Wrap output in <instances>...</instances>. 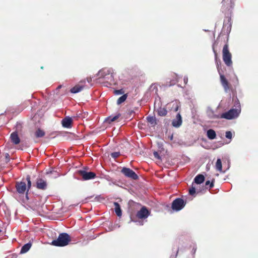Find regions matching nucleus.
Segmentation results:
<instances>
[{"label":"nucleus","instance_id":"obj_1","mask_svg":"<svg viewBox=\"0 0 258 258\" xmlns=\"http://www.w3.org/2000/svg\"><path fill=\"white\" fill-rule=\"evenodd\" d=\"M220 35H219L218 38H217V40L215 41V42L213 43L212 46V49L213 52L214 53V56H215V61L216 63L217 69L218 70V72L220 75V82L221 83L222 86H223L224 91L226 92H227L228 91L232 90V87L230 83L228 82V80L226 79L224 75L222 74L220 72V65H221V60L220 59L218 58V53L217 52V50H216V48L217 47L219 41H220Z\"/></svg>","mask_w":258,"mask_h":258},{"label":"nucleus","instance_id":"obj_2","mask_svg":"<svg viewBox=\"0 0 258 258\" xmlns=\"http://www.w3.org/2000/svg\"><path fill=\"white\" fill-rule=\"evenodd\" d=\"M234 106L235 108H232L229 111L222 113L221 118L230 120L237 117L241 112L240 104L238 99L235 100Z\"/></svg>","mask_w":258,"mask_h":258},{"label":"nucleus","instance_id":"obj_3","mask_svg":"<svg viewBox=\"0 0 258 258\" xmlns=\"http://www.w3.org/2000/svg\"><path fill=\"white\" fill-rule=\"evenodd\" d=\"M71 241V237L68 233H62L59 234L56 239L52 241L51 244L56 246H64L67 245Z\"/></svg>","mask_w":258,"mask_h":258},{"label":"nucleus","instance_id":"obj_4","mask_svg":"<svg viewBox=\"0 0 258 258\" xmlns=\"http://www.w3.org/2000/svg\"><path fill=\"white\" fill-rule=\"evenodd\" d=\"M26 180L27 181V185L25 181L17 182L16 183V188L17 191L20 194H24L26 191L27 193L31 187V177L30 175H27L26 177Z\"/></svg>","mask_w":258,"mask_h":258},{"label":"nucleus","instance_id":"obj_5","mask_svg":"<svg viewBox=\"0 0 258 258\" xmlns=\"http://www.w3.org/2000/svg\"><path fill=\"white\" fill-rule=\"evenodd\" d=\"M222 58L223 61L227 67H231L232 66V54L229 51L228 38H227L226 43L223 47Z\"/></svg>","mask_w":258,"mask_h":258},{"label":"nucleus","instance_id":"obj_6","mask_svg":"<svg viewBox=\"0 0 258 258\" xmlns=\"http://www.w3.org/2000/svg\"><path fill=\"white\" fill-rule=\"evenodd\" d=\"M97 75L99 79H105L106 82H109L110 84L113 83L114 78L113 73H111L110 69L106 68L103 69L98 72Z\"/></svg>","mask_w":258,"mask_h":258},{"label":"nucleus","instance_id":"obj_7","mask_svg":"<svg viewBox=\"0 0 258 258\" xmlns=\"http://www.w3.org/2000/svg\"><path fill=\"white\" fill-rule=\"evenodd\" d=\"M234 6V3L232 0H223L222 2L221 10L225 14H230Z\"/></svg>","mask_w":258,"mask_h":258},{"label":"nucleus","instance_id":"obj_8","mask_svg":"<svg viewBox=\"0 0 258 258\" xmlns=\"http://www.w3.org/2000/svg\"><path fill=\"white\" fill-rule=\"evenodd\" d=\"M186 202L181 198H176L172 203L171 208L173 211H179L185 206Z\"/></svg>","mask_w":258,"mask_h":258},{"label":"nucleus","instance_id":"obj_9","mask_svg":"<svg viewBox=\"0 0 258 258\" xmlns=\"http://www.w3.org/2000/svg\"><path fill=\"white\" fill-rule=\"evenodd\" d=\"M78 174L82 177L83 180H88L94 179L96 177V174L93 172H88L85 169L79 170L78 171Z\"/></svg>","mask_w":258,"mask_h":258},{"label":"nucleus","instance_id":"obj_10","mask_svg":"<svg viewBox=\"0 0 258 258\" xmlns=\"http://www.w3.org/2000/svg\"><path fill=\"white\" fill-rule=\"evenodd\" d=\"M121 172L125 176L131 179L136 180L139 177L138 175L132 169L126 167H123L121 170Z\"/></svg>","mask_w":258,"mask_h":258},{"label":"nucleus","instance_id":"obj_11","mask_svg":"<svg viewBox=\"0 0 258 258\" xmlns=\"http://www.w3.org/2000/svg\"><path fill=\"white\" fill-rule=\"evenodd\" d=\"M85 80H81L79 82L78 84H77L71 89V92L72 93H77L81 92L85 88Z\"/></svg>","mask_w":258,"mask_h":258},{"label":"nucleus","instance_id":"obj_12","mask_svg":"<svg viewBox=\"0 0 258 258\" xmlns=\"http://www.w3.org/2000/svg\"><path fill=\"white\" fill-rule=\"evenodd\" d=\"M150 214L148 210L145 207H143L140 211H139L136 215V216L139 219H145L147 218Z\"/></svg>","mask_w":258,"mask_h":258},{"label":"nucleus","instance_id":"obj_13","mask_svg":"<svg viewBox=\"0 0 258 258\" xmlns=\"http://www.w3.org/2000/svg\"><path fill=\"white\" fill-rule=\"evenodd\" d=\"M36 187L38 189L45 190L47 188L46 181L42 178H37L36 182Z\"/></svg>","mask_w":258,"mask_h":258},{"label":"nucleus","instance_id":"obj_14","mask_svg":"<svg viewBox=\"0 0 258 258\" xmlns=\"http://www.w3.org/2000/svg\"><path fill=\"white\" fill-rule=\"evenodd\" d=\"M61 124L62 126L65 128H71L72 126L73 119L71 117L67 116L61 120Z\"/></svg>","mask_w":258,"mask_h":258},{"label":"nucleus","instance_id":"obj_15","mask_svg":"<svg viewBox=\"0 0 258 258\" xmlns=\"http://www.w3.org/2000/svg\"><path fill=\"white\" fill-rule=\"evenodd\" d=\"M182 122V117L180 114L178 113L177 114L175 118H174L172 122V125L175 127H179Z\"/></svg>","mask_w":258,"mask_h":258},{"label":"nucleus","instance_id":"obj_16","mask_svg":"<svg viewBox=\"0 0 258 258\" xmlns=\"http://www.w3.org/2000/svg\"><path fill=\"white\" fill-rule=\"evenodd\" d=\"M10 139L11 142L15 145H18L20 143V139L17 132H14L11 134Z\"/></svg>","mask_w":258,"mask_h":258},{"label":"nucleus","instance_id":"obj_17","mask_svg":"<svg viewBox=\"0 0 258 258\" xmlns=\"http://www.w3.org/2000/svg\"><path fill=\"white\" fill-rule=\"evenodd\" d=\"M114 210L117 216L120 217L122 215V212L119 204L117 202L114 203Z\"/></svg>","mask_w":258,"mask_h":258},{"label":"nucleus","instance_id":"obj_18","mask_svg":"<svg viewBox=\"0 0 258 258\" xmlns=\"http://www.w3.org/2000/svg\"><path fill=\"white\" fill-rule=\"evenodd\" d=\"M32 246V243L31 242H28L25 244H24L21 248L20 252L21 253H24L27 252L31 248Z\"/></svg>","mask_w":258,"mask_h":258},{"label":"nucleus","instance_id":"obj_19","mask_svg":"<svg viewBox=\"0 0 258 258\" xmlns=\"http://www.w3.org/2000/svg\"><path fill=\"white\" fill-rule=\"evenodd\" d=\"M207 135L208 138L210 140H213L215 139L216 137L215 131L212 129L208 130Z\"/></svg>","mask_w":258,"mask_h":258},{"label":"nucleus","instance_id":"obj_20","mask_svg":"<svg viewBox=\"0 0 258 258\" xmlns=\"http://www.w3.org/2000/svg\"><path fill=\"white\" fill-rule=\"evenodd\" d=\"M205 180V177L202 174H198V175H197L195 179H194V181L195 182V183H197V184H201L202 183H203Z\"/></svg>","mask_w":258,"mask_h":258},{"label":"nucleus","instance_id":"obj_21","mask_svg":"<svg viewBox=\"0 0 258 258\" xmlns=\"http://www.w3.org/2000/svg\"><path fill=\"white\" fill-rule=\"evenodd\" d=\"M157 114L159 116H165L167 114V111L165 107H160L157 110Z\"/></svg>","mask_w":258,"mask_h":258},{"label":"nucleus","instance_id":"obj_22","mask_svg":"<svg viewBox=\"0 0 258 258\" xmlns=\"http://www.w3.org/2000/svg\"><path fill=\"white\" fill-rule=\"evenodd\" d=\"M121 116L120 113H118L115 116H110L108 117L106 119V121L109 123H111L113 121H115L117 119H118Z\"/></svg>","mask_w":258,"mask_h":258},{"label":"nucleus","instance_id":"obj_23","mask_svg":"<svg viewBox=\"0 0 258 258\" xmlns=\"http://www.w3.org/2000/svg\"><path fill=\"white\" fill-rule=\"evenodd\" d=\"M45 134V132L40 128L37 130L35 133V136L36 138L43 137V136H44Z\"/></svg>","mask_w":258,"mask_h":258},{"label":"nucleus","instance_id":"obj_24","mask_svg":"<svg viewBox=\"0 0 258 258\" xmlns=\"http://www.w3.org/2000/svg\"><path fill=\"white\" fill-rule=\"evenodd\" d=\"M147 120L152 126H155L156 124V121L155 117L154 116H148Z\"/></svg>","mask_w":258,"mask_h":258},{"label":"nucleus","instance_id":"obj_25","mask_svg":"<svg viewBox=\"0 0 258 258\" xmlns=\"http://www.w3.org/2000/svg\"><path fill=\"white\" fill-rule=\"evenodd\" d=\"M216 168L218 171L220 172H221L222 170V162L220 159H218L217 160L216 163Z\"/></svg>","mask_w":258,"mask_h":258},{"label":"nucleus","instance_id":"obj_26","mask_svg":"<svg viewBox=\"0 0 258 258\" xmlns=\"http://www.w3.org/2000/svg\"><path fill=\"white\" fill-rule=\"evenodd\" d=\"M127 97V94H123L122 96L120 97L117 100V104H120L125 101Z\"/></svg>","mask_w":258,"mask_h":258},{"label":"nucleus","instance_id":"obj_27","mask_svg":"<svg viewBox=\"0 0 258 258\" xmlns=\"http://www.w3.org/2000/svg\"><path fill=\"white\" fill-rule=\"evenodd\" d=\"M214 179H213L212 182H210V180H208L205 183V186L206 188L211 189L214 186Z\"/></svg>","mask_w":258,"mask_h":258},{"label":"nucleus","instance_id":"obj_28","mask_svg":"<svg viewBox=\"0 0 258 258\" xmlns=\"http://www.w3.org/2000/svg\"><path fill=\"white\" fill-rule=\"evenodd\" d=\"M177 82V80L176 79H173L170 80L169 82H167V86H171L175 85Z\"/></svg>","mask_w":258,"mask_h":258},{"label":"nucleus","instance_id":"obj_29","mask_svg":"<svg viewBox=\"0 0 258 258\" xmlns=\"http://www.w3.org/2000/svg\"><path fill=\"white\" fill-rule=\"evenodd\" d=\"M120 152H113L111 154V156L115 159L117 157H118L119 156H120Z\"/></svg>","mask_w":258,"mask_h":258},{"label":"nucleus","instance_id":"obj_30","mask_svg":"<svg viewBox=\"0 0 258 258\" xmlns=\"http://www.w3.org/2000/svg\"><path fill=\"white\" fill-rule=\"evenodd\" d=\"M114 93L116 95H120L123 94L124 91L123 90V89L115 90H114Z\"/></svg>","mask_w":258,"mask_h":258},{"label":"nucleus","instance_id":"obj_31","mask_svg":"<svg viewBox=\"0 0 258 258\" xmlns=\"http://www.w3.org/2000/svg\"><path fill=\"white\" fill-rule=\"evenodd\" d=\"M225 136L227 139H231L232 137V133L230 131H227L226 132Z\"/></svg>","mask_w":258,"mask_h":258},{"label":"nucleus","instance_id":"obj_32","mask_svg":"<svg viewBox=\"0 0 258 258\" xmlns=\"http://www.w3.org/2000/svg\"><path fill=\"white\" fill-rule=\"evenodd\" d=\"M196 193V189L195 187H192L189 189V194L191 196H193Z\"/></svg>","mask_w":258,"mask_h":258},{"label":"nucleus","instance_id":"obj_33","mask_svg":"<svg viewBox=\"0 0 258 258\" xmlns=\"http://www.w3.org/2000/svg\"><path fill=\"white\" fill-rule=\"evenodd\" d=\"M10 161V155L9 153L5 154V162L6 163H8Z\"/></svg>","mask_w":258,"mask_h":258},{"label":"nucleus","instance_id":"obj_34","mask_svg":"<svg viewBox=\"0 0 258 258\" xmlns=\"http://www.w3.org/2000/svg\"><path fill=\"white\" fill-rule=\"evenodd\" d=\"M153 155L155 158L158 159H161L160 156L157 152H154L153 153Z\"/></svg>","mask_w":258,"mask_h":258},{"label":"nucleus","instance_id":"obj_35","mask_svg":"<svg viewBox=\"0 0 258 258\" xmlns=\"http://www.w3.org/2000/svg\"><path fill=\"white\" fill-rule=\"evenodd\" d=\"M179 107H180V105H179V103H175V108L174 109V111L175 112L177 111L178 109H179Z\"/></svg>","mask_w":258,"mask_h":258},{"label":"nucleus","instance_id":"obj_36","mask_svg":"<svg viewBox=\"0 0 258 258\" xmlns=\"http://www.w3.org/2000/svg\"><path fill=\"white\" fill-rule=\"evenodd\" d=\"M87 81L88 83H90L92 81V78L90 77L87 78Z\"/></svg>","mask_w":258,"mask_h":258},{"label":"nucleus","instance_id":"obj_37","mask_svg":"<svg viewBox=\"0 0 258 258\" xmlns=\"http://www.w3.org/2000/svg\"><path fill=\"white\" fill-rule=\"evenodd\" d=\"M10 258H17V255L16 254H12L11 255Z\"/></svg>","mask_w":258,"mask_h":258},{"label":"nucleus","instance_id":"obj_38","mask_svg":"<svg viewBox=\"0 0 258 258\" xmlns=\"http://www.w3.org/2000/svg\"><path fill=\"white\" fill-rule=\"evenodd\" d=\"M230 21H231V19L230 18H228V22H230Z\"/></svg>","mask_w":258,"mask_h":258},{"label":"nucleus","instance_id":"obj_39","mask_svg":"<svg viewBox=\"0 0 258 258\" xmlns=\"http://www.w3.org/2000/svg\"><path fill=\"white\" fill-rule=\"evenodd\" d=\"M61 86L60 85V86H59L57 87V89L60 88H61Z\"/></svg>","mask_w":258,"mask_h":258},{"label":"nucleus","instance_id":"obj_40","mask_svg":"<svg viewBox=\"0 0 258 258\" xmlns=\"http://www.w3.org/2000/svg\"><path fill=\"white\" fill-rule=\"evenodd\" d=\"M133 113H134V111H131L130 114H131Z\"/></svg>","mask_w":258,"mask_h":258},{"label":"nucleus","instance_id":"obj_41","mask_svg":"<svg viewBox=\"0 0 258 258\" xmlns=\"http://www.w3.org/2000/svg\"><path fill=\"white\" fill-rule=\"evenodd\" d=\"M226 26V24L225 23V22H224V26Z\"/></svg>","mask_w":258,"mask_h":258},{"label":"nucleus","instance_id":"obj_42","mask_svg":"<svg viewBox=\"0 0 258 258\" xmlns=\"http://www.w3.org/2000/svg\"><path fill=\"white\" fill-rule=\"evenodd\" d=\"M196 249H195L194 250V253L196 252Z\"/></svg>","mask_w":258,"mask_h":258},{"label":"nucleus","instance_id":"obj_43","mask_svg":"<svg viewBox=\"0 0 258 258\" xmlns=\"http://www.w3.org/2000/svg\"><path fill=\"white\" fill-rule=\"evenodd\" d=\"M1 232V230H0V232Z\"/></svg>","mask_w":258,"mask_h":258}]
</instances>
